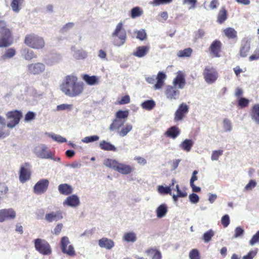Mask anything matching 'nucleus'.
<instances>
[{"instance_id": "1", "label": "nucleus", "mask_w": 259, "mask_h": 259, "mask_svg": "<svg viewBox=\"0 0 259 259\" xmlns=\"http://www.w3.org/2000/svg\"><path fill=\"white\" fill-rule=\"evenodd\" d=\"M61 91L66 96L75 97L83 92L84 84L74 75H66L60 85Z\"/></svg>"}, {"instance_id": "2", "label": "nucleus", "mask_w": 259, "mask_h": 259, "mask_svg": "<svg viewBox=\"0 0 259 259\" xmlns=\"http://www.w3.org/2000/svg\"><path fill=\"white\" fill-rule=\"evenodd\" d=\"M12 31L7 27L6 22L0 20V48L7 47L13 43Z\"/></svg>"}, {"instance_id": "3", "label": "nucleus", "mask_w": 259, "mask_h": 259, "mask_svg": "<svg viewBox=\"0 0 259 259\" xmlns=\"http://www.w3.org/2000/svg\"><path fill=\"white\" fill-rule=\"evenodd\" d=\"M104 164L108 167L113 168L122 175L130 174L134 170V168L124 163H120L115 159H106Z\"/></svg>"}, {"instance_id": "4", "label": "nucleus", "mask_w": 259, "mask_h": 259, "mask_svg": "<svg viewBox=\"0 0 259 259\" xmlns=\"http://www.w3.org/2000/svg\"><path fill=\"white\" fill-rule=\"evenodd\" d=\"M125 120L115 118L110 125V131H116L120 137L125 136L133 129L131 124L124 125Z\"/></svg>"}, {"instance_id": "5", "label": "nucleus", "mask_w": 259, "mask_h": 259, "mask_svg": "<svg viewBox=\"0 0 259 259\" xmlns=\"http://www.w3.org/2000/svg\"><path fill=\"white\" fill-rule=\"evenodd\" d=\"M24 43L29 47L37 50L42 49L45 46L44 38L34 33L26 35Z\"/></svg>"}, {"instance_id": "6", "label": "nucleus", "mask_w": 259, "mask_h": 259, "mask_svg": "<svg viewBox=\"0 0 259 259\" xmlns=\"http://www.w3.org/2000/svg\"><path fill=\"white\" fill-rule=\"evenodd\" d=\"M113 42L116 46H120L125 43L126 38V33L123 28V24L119 22L117 24L114 32L112 34Z\"/></svg>"}, {"instance_id": "7", "label": "nucleus", "mask_w": 259, "mask_h": 259, "mask_svg": "<svg viewBox=\"0 0 259 259\" xmlns=\"http://www.w3.org/2000/svg\"><path fill=\"white\" fill-rule=\"evenodd\" d=\"M33 242L35 250L41 254L49 255L52 253L51 246L47 240L37 238L34 239Z\"/></svg>"}, {"instance_id": "8", "label": "nucleus", "mask_w": 259, "mask_h": 259, "mask_svg": "<svg viewBox=\"0 0 259 259\" xmlns=\"http://www.w3.org/2000/svg\"><path fill=\"white\" fill-rule=\"evenodd\" d=\"M31 176V166L29 162H25L20 165L19 171V179L21 183L29 181Z\"/></svg>"}, {"instance_id": "9", "label": "nucleus", "mask_w": 259, "mask_h": 259, "mask_svg": "<svg viewBox=\"0 0 259 259\" xmlns=\"http://www.w3.org/2000/svg\"><path fill=\"white\" fill-rule=\"evenodd\" d=\"M203 76L207 83L211 84L217 80L218 73L214 67L206 66L203 72Z\"/></svg>"}, {"instance_id": "10", "label": "nucleus", "mask_w": 259, "mask_h": 259, "mask_svg": "<svg viewBox=\"0 0 259 259\" xmlns=\"http://www.w3.org/2000/svg\"><path fill=\"white\" fill-rule=\"evenodd\" d=\"M69 244L68 238L66 236L63 237L60 241L61 251L70 256H74L76 255L75 251L73 245Z\"/></svg>"}, {"instance_id": "11", "label": "nucleus", "mask_w": 259, "mask_h": 259, "mask_svg": "<svg viewBox=\"0 0 259 259\" xmlns=\"http://www.w3.org/2000/svg\"><path fill=\"white\" fill-rule=\"evenodd\" d=\"M6 116L8 119H13L7 123V126L10 128H13L19 123L22 117V114L21 111L15 110L8 112Z\"/></svg>"}, {"instance_id": "12", "label": "nucleus", "mask_w": 259, "mask_h": 259, "mask_svg": "<svg viewBox=\"0 0 259 259\" xmlns=\"http://www.w3.org/2000/svg\"><path fill=\"white\" fill-rule=\"evenodd\" d=\"M188 111L189 106L184 103L181 104L175 113V121L178 122L183 120Z\"/></svg>"}, {"instance_id": "13", "label": "nucleus", "mask_w": 259, "mask_h": 259, "mask_svg": "<svg viewBox=\"0 0 259 259\" xmlns=\"http://www.w3.org/2000/svg\"><path fill=\"white\" fill-rule=\"evenodd\" d=\"M49 181L47 179H41L38 181L33 187V192L36 194L44 193L48 188Z\"/></svg>"}, {"instance_id": "14", "label": "nucleus", "mask_w": 259, "mask_h": 259, "mask_svg": "<svg viewBox=\"0 0 259 259\" xmlns=\"http://www.w3.org/2000/svg\"><path fill=\"white\" fill-rule=\"evenodd\" d=\"M46 66L42 63L37 62L31 63L27 66V70L30 74L37 75L45 70Z\"/></svg>"}, {"instance_id": "15", "label": "nucleus", "mask_w": 259, "mask_h": 259, "mask_svg": "<svg viewBox=\"0 0 259 259\" xmlns=\"http://www.w3.org/2000/svg\"><path fill=\"white\" fill-rule=\"evenodd\" d=\"M222 46V43L220 40L215 39L212 41L209 46V51L214 57H220Z\"/></svg>"}, {"instance_id": "16", "label": "nucleus", "mask_w": 259, "mask_h": 259, "mask_svg": "<svg viewBox=\"0 0 259 259\" xmlns=\"http://www.w3.org/2000/svg\"><path fill=\"white\" fill-rule=\"evenodd\" d=\"M63 218V212L61 210L56 211H52L46 213L45 215V219L49 223L57 222L62 220Z\"/></svg>"}, {"instance_id": "17", "label": "nucleus", "mask_w": 259, "mask_h": 259, "mask_svg": "<svg viewBox=\"0 0 259 259\" xmlns=\"http://www.w3.org/2000/svg\"><path fill=\"white\" fill-rule=\"evenodd\" d=\"M16 217V213L12 209H3L0 210V222L6 220L13 219Z\"/></svg>"}, {"instance_id": "18", "label": "nucleus", "mask_w": 259, "mask_h": 259, "mask_svg": "<svg viewBox=\"0 0 259 259\" xmlns=\"http://www.w3.org/2000/svg\"><path fill=\"white\" fill-rule=\"evenodd\" d=\"M165 94L166 97L170 100H176L180 95V92L175 87L167 86Z\"/></svg>"}, {"instance_id": "19", "label": "nucleus", "mask_w": 259, "mask_h": 259, "mask_svg": "<svg viewBox=\"0 0 259 259\" xmlns=\"http://www.w3.org/2000/svg\"><path fill=\"white\" fill-rule=\"evenodd\" d=\"M181 133L180 129L177 126H172L168 128L164 135L166 137L173 139H176Z\"/></svg>"}, {"instance_id": "20", "label": "nucleus", "mask_w": 259, "mask_h": 259, "mask_svg": "<svg viewBox=\"0 0 259 259\" xmlns=\"http://www.w3.org/2000/svg\"><path fill=\"white\" fill-rule=\"evenodd\" d=\"M99 245L101 248L111 249L114 246V241L107 238L103 237L99 240Z\"/></svg>"}, {"instance_id": "21", "label": "nucleus", "mask_w": 259, "mask_h": 259, "mask_svg": "<svg viewBox=\"0 0 259 259\" xmlns=\"http://www.w3.org/2000/svg\"><path fill=\"white\" fill-rule=\"evenodd\" d=\"M250 115L251 119L256 124H259V104H255L252 106Z\"/></svg>"}, {"instance_id": "22", "label": "nucleus", "mask_w": 259, "mask_h": 259, "mask_svg": "<svg viewBox=\"0 0 259 259\" xmlns=\"http://www.w3.org/2000/svg\"><path fill=\"white\" fill-rule=\"evenodd\" d=\"M79 204V200L78 197L73 195L68 197L64 202V204H67L68 206L76 207Z\"/></svg>"}, {"instance_id": "23", "label": "nucleus", "mask_w": 259, "mask_h": 259, "mask_svg": "<svg viewBox=\"0 0 259 259\" xmlns=\"http://www.w3.org/2000/svg\"><path fill=\"white\" fill-rule=\"evenodd\" d=\"M250 49V43L248 40H244L240 50V55L242 57H245L248 55Z\"/></svg>"}, {"instance_id": "24", "label": "nucleus", "mask_w": 259, "mask_h": 259, "mask_svg": "<svg viewBox=\"0 0 259 259\" xmlns=\"http://www.w3.org/2000/svg\"><path fill=\"white\" fill-rule=\"evenodd\" d=\"M149 50V47L147 46L138 47L136 49V51L134 52L133 55L139 58L145 56Z\"/></svg>"}, {"instance_id": "25", "label": "nucleus", "mask_w": 259, "mask_h": 259, "mask_svg": "<svg viewBox=\"0 0 259 259\" xmlns=\"http://www.w3.org/2000/svg\"><path fill=\"white\" fill-rule=\"evenodd\" d=\"M176 183V181L175 179H172L171 183L169 186L164 187L163 186H159L158 187V191L159 193L162 194H169L172 195L171 187L174 186L175 184Z\"/></svg>"}, {"instance_id": "26", "label": "nucleus", "mask_w": 259, "mask_h": 259, "mask_svg": "<svg viewBox=\"0 0 259 259\" xmlns=\"http://www.w3.org/2000/svg\"><path fill=\"white\" fill-rule=\"evenodd\" d=\"M228 18V12L225 7L221 8L217 16V22L220 24L224 23Z\"/></svg>"}, {"instance_id": "27", "label": "nucleus", "mask_w": 259, "mask_h": 259, "mask_svg": "<svg viewBox=\"0 0 259 259\" xmlns=\"http://www.w3.org/2000/svg\"><path fill=\"white\" fill-rule=\"evenodd\" d=\"M165 78V73L159 72L157 76V82L154 86V89L157 90L161 88L164 85V80Z\"/></svg>"}, {"instance_id": "28", "label": "nucleus", "mask_w": 259, "mask_h": 259, "mask_svg": "<svg viewBox=\"0 0 259 259\" xmlns=\"http://www.w3.org/2000/svg\"><path fill=\"white\" fill-rule=\"evenodd\" d=\"M58 190L61 194L65 195H69L72 192V188L71 186L67 184H60L58 186Z\"/></svg>"}, {"instance_id": "29", "label": "nucleus", "mask_w": 259, "mask_h": 259, "mask_svg": "<svg viewBox=\"0 0 259 259\" xmlns=\"http://www.w3.org/2000/svg\"><path fill=\"white\" fill-rule=\"evenodd\" d=\"M83 80L89 85H94L98 82V78L95 76H90L88 74H84L82 76Z\"/></svg>"}, {"instance_id": "30", "label": "nucleus", "mask_w": 259, "mask_h": 259, "mask_svg": "<svg viewBox=\"0 0 259 259\" xmlns=\"http://www.w3.org/2000/svg\"><path fill=\"white\" fill-rule=\"evenodd\" d=\"M100 147L105 151H116L117 148L112 144L106 141H103L100 143Z\"/></svg>"}, {"instance_id": "31", "label": "nucleus", "mask_w": 259, "mask_h": 259, "mask_svg": "<svg viewBox=\"0 0 259 259\" xmlns=\"http://www.w3.org/2000/svg\"><path fill=\"white\" fill-rule=\"evenodd\" d=\"M194 145V142L190 139H186L181 143L180 146L184 151L189 152Z\"/></svg>"}, {"instance_id": "32", "label": "nucleus", "mask_w": 259, "mask_h": 259, "mask_svg": "<svg viewBox=\"0 0 259 259\" xmlns=\"http://www.w3.org/2000/svg\"><path fill=\"white\" fill-rule=\"evenodd\" d=\"M185 83V79L183 74H178L174 80L175 85H178L180 89H183Z\"/></svg>"}, {"instance_id": "33", "label": "nucleus", "mask_w": 259, "mask_h": 259, "mask_svg": "<svg viewBox=\"0 0 259 259\" xmlns=\"http://www.w3.org/2000/svg\"><path fill=\"white\" fill-rule=\"evenodd\" d=\"M24 1V0H12L11 3L12 10L16 13H18L21 10V6Z\"/></svg>"}, {"instance_id": "34", "label": "nucleus", "mask_w": 259, "mask_h": 259, "mask_svg": "<svg viewBox=\"0 0 259 259\" xmlns=\"http://www.w3.org/2000/svg\"><path fill=\"white\" fill-rule=\"evenodd\" d=\"M225 35L229 39H234L237 37V32L232 28L228 27L224 29Z\"/></svg>"}, {"instance_id": "35", "label": "nucleus", "mask_w": 259, "mask_h": 259, "mask_svg": "<svg viewBox=\"0 0 259 259\" xmlns=\"http://www.w3.org/2000/svg\"><path fill=\"white\" fill-rule=\"evenodd\" d=\"M193 50L190 48L180 50L178 52L177 56L180 58L189 57L191 56Z\"/></svg>"}, {"instance_id": "36", "label": "nucleus", "mask_w": 259, "mask_h": 259, "mask_svg": "<svg viewBox=\"0 0 259 259\" xmlns=\"http://www.w3.org/2000/svg\"><path fill=\"white\" fill-rule=\"evenodd\" d=\"M167 211V207L165 204H161L156 209L157 216L161 218L164 217Z\"/></svg>"}, {"instance_id": "37", "label": "nucleus", "mask_w": 259, "mask_h": 259, "mask_svg": "<svg viewBox=\"0 0 259 259\" xmlns=\"http://www.w3.org/2000/svg\"><path fill=\"white\" fill-rule=\"evenodd\" d=\"M141 106L145 110H151L155 106V103L153 100H146L142 103Z\"/></svg>"}, {"instance_id": "38", "label": "nucleus", "mask_w": 259, "mask_h": 259, "mask_svg": "<svg viewBox=\"0 0 259 259\" xmlns=\"http://www.w3.org/2000/svg\"><path fill=\"white\" fill-rule=\"evenodd\" d=\"M24 58L27 60H31L32 59L36 58L37 56L32 50H29L27 49L23 50Z\"/></svg>"}, {"instance_id": "39", "label": "nucleus", "mask_w": 259, "mask_h": 259, "mask_svg": "<svg viewBox=\"0 0 259 259\" xmlns=\"http://www.w3.org/2000/svg\"><path fill=\"white\" fill-rule=\"evenodd\" d=\"M61 60V57L59 55H55L52 56L49 59L47 62V64L49 66H53L58 63Z\"/></svg>"}, {"instance_id": "40", "label": "nucleus", "mask_w": 259, "mask_h": 259, "mask_svg": "<svg viewBox=\"0 0 259 259\" xmlns=\"http://www.w3.org/2000/svg\"><path fill=\"white\" fill-rule=\"evenodd\" d=\"M143 13V11L142 9L138 7H136L131 10V17L132 18H135L141 16Z\"/></svg>"}, {"instance_id": "41", "label": "nucleus", "mask_w": 259, "mask_h": 259, "mask_svg": "<svg viewBox=\"0 0 259 259\" xmlns=\"http://www.w3.org/2000/svg\"><path fill=\"white\" fill-rule=\"evenodd\" d=\"M137 237L134 232H128L125 233L123 236V240L126 242H135Z\"/></svg>"}, {"instance_id": "42", "label": "nucleus", "mask_w": 259, "mask_h": 259, "mask_svg": "<svg viewBox=\"0 0 259 259\" xmlns=\"http://www.w3.org/2000/svg\"><path fill=\"white\" fill-rule=\"evenodd\" d=\"M128 114L129 113L128 110H118L115 114V118L118 119H124L126 120V119L128 116Z\"/></svg>"}, {"instance_id": "43", "label": "nucleus", "mask_w": 259, "mask_h": 259, "mask_svg": "<svg viewBox=\"0 0 259 259\" xmlns=\"http://www.w3.org/2000/svg\"><path fill=\"white\" fill-rule=\"evenodd\" d=\"M214 235V231L210 229L204 233L202 239L205 242H208Z\"/></svg>"}, {"instance_id": "44", "label": "nucleus", "mask_w": 259, "mask_h": 259, "mask_svg": "<svg viewBox=\"0 0 259 259\" xmlns=\"http://www.w3.org/2000/svg\"><path fill=\"white\" fill-rule=\"evenodd\" d=\"M249 100L245 98H240L238 101V106L240 108H244L248 106Z\"/></svg>"}, {"instance_id": "45", "label": "nucleus", "mask_w": 259, "mask_h": 259, "mask_svg": "<svg viewBox=\"0 0 259 259\" xmlns=\"http://www.w3.org/2000/svg\"><path fill=\"white\" fill-rule=\"evenodd\" d=\"M147 253L148 254H153L152 259H161V253H160V251H159L158 250L153 249H148L147 251Z\"/></svg>"}, {"instance_id": "46", "label": "nucleus", "mask_w": 259, "mask_h": 259, "mask_svg": "<svg viewBox=\"0 0 259 259\" xmlns=\"http://www.w3.org/2000/svg\"><path fill=\"white\" fill-rule=\"evenodd\" d=\"M172 0H153L150 4L154 6H157L160 5H165L170 4Z\"/></svg>"}, {"instance_id": "47", "label": "nucleus", "mask_w": 259, "mask_h": 259, "mask_svg": "<svg viewBox=\"0 0 259 259\" xmlns=\"http://www.w3.org/2000/svg\"><path fill=\"white\" fill-rule=\"evenodd\" d=\"M137 38L141 40H145L147 38V34L144 29H141L137 32Z\"/></svg>"}, {"instance_id": "48", "label": "nucleus", "mask_w": 259, "mask_h": 259, "mask_svg": "<svg viewBox=\"0 0 259 259\" xmlns=\"http://www.w3.org/2000/svg\"><path fill=\"white\" fill-rule=\"evenodd\" d=\"M223 153L222 150H215L212 151L211 159L212 160H218L219 157L221 156Z\"/></svg>"}, {"instance_id": "49", "label": "nucleus", "mask_w": 259, "mask_h": 259, "mask_svg": "<svg viewBox=\"0 0 259 259\" xmlns=\"http://www.w3.org/2000/svg\"><path fill=\"white\" fill-rule=\"evenodd\" d=\"M99 137L98 136H89V137H85L82 140V141L83 143H89L98 141L99 140Z\"/></svg>"}, {"instance_id": "50", "label": "nucleus", "mask_w": 259, "mask_h": 259, "mask_svg": "<svg viewBox=\"0 0 259 259\" xmlns=\"http://www.w3.org/2000/svg\"><path fill=\"white\" fill-rule=\"evenodd\" d=\"M230 222L229 216L228 214L224 215L221 219V223L224 228L228 227Z\"/></svg>"}, {"instance_id": "51", "label": "nucleus", "mask_w": 259, "mask_h": 259, "mask_svg": "<svg viewBox=\"0 0 259 259\" xmlns=\"http://www.w3.org/2000/svg\"><path fill=\"white\" fill-rule=\"evenodd\" d=\"M72 105L71 104H62L57 106L58 111L69 110L72 109Z\"/></svg>"}, {"instance_id": "52", "label": "nucleus", "mask_w": 259, "mask_h": 259, "mask_svg": "<svg viewBox=\"0 0 259 259\" xmlns=\"http://www.w3.org/2000/svg\"><path fill=\"white\" fill-rule=\"evenodd\" d=\"M16 54L15 50L13 48H10L8 49L5 55H4V58H10L13 57Z\"/></svg>"}, {"instance_id": "53", "label": "nucleus", "mask_w": 259, "mask_h": 259, "mask_svg": "<svg viewBox=\"0 0 259 259\" xmlns=\"http://www.w3.org/2000/svg\"><path fill=\"white\" fill-rule=\"evenodd\" d=\"M130 100L131 99L129 95H126L123 96L120 100L118 101L117 104L119 105L126 104L130 102Z\"/></svg>"}, {"instance_id": "54", "label": "nucleus", "mask_w": 259, "mask_h": 259, "mask_svg": "<svg viewBox=\"0 0 259 259\" xmlns=\"http://www.w3.org/2000/svg\"><path fill=\"white\" fill-rule=\"evenodd\" d=\"M258 242H259V230L252 236L249 241V244L253 245Z\"/></svg>"}, {"instance_id": "55", "label": "nucleus", "mask_w": 259, "mask_h": 259, "mask_svg": "<svg viewBox=\"0 0 259 259\" xmlns=\"http://www.w3.org/2000/svg\"><path fill=\"white\" fill-rule=\"evenodd\" d=\"M190 259H199V254L198 251L197 249H192L189 253Z\"/></svg>"}, {"instance_id": "56", "label": "nucleus", "mask_w": 259, "mask_h": 259, "mask_svg": "<svg viewBox=\"0 0 259 259\" xmlns=\"http://www.w3.org/2000/svg\"><path fill=\"white\" fill-rule=\"evenodd\" d=\"M244 230L240 227H237L236 228L235 230V233L234 235V237L236 238H238L244 234Z\"/></svg>"}, {"instance_id": "57", "label": "nucleus", "mask_w": 259, "mask_h": 259, "mask_svg": "<svg viewBox=\"0 0 259 259\" xmlns=\"http://www.w3.org/2000/svg\"><path fill=\"white\" fill-rule=\"evenodd\" d=\"M223 126L226 131H230L232 129L231 122L228 119H224L223 120Z\"/></svg>"}, {"instance_id": "58", "label": "nucleus", "mask_w": 259, "mask_h": 259, "mask_svg": "<svg viewBox=\"0 0 259 259\" xmlns=\"http://www.w3.org/2000/svg\"><path fill=\"white\" fill-rule=\"evenodd\" d=\"M256 185V183L254 180H251L249 183L245 186V189L246 191L251 190Z\"/></svg>"}, {"instance_id": "59", "label": "nucleus", "mask_w": 259, "mask_h": 259, "mask_svg": "<svg viewBox=\"0 0 259 259\" xmlns=\"http://www.w3.org/2000/svg\"><path fill=\"white\" fill-rule=\"evenodd\" d=\"M35 117V114L32 111L28 112L25 116V121H28L34 119Z\"/></svg>"}, {"instance_id": "60", "label": "nucleus", "mask_w": 259, "mask_h": 259, "mask_svg": "<svg viewBox=\"0 0 259 259\" xmlns=\"http://www.w3.org/2000/svg\"><path fill=\"white\" fill-rule=\"evenodd\" d=\"M257 253V249L255 250L250 251L247 254L243 256V259H252Z\"/></svg>"}, {"instance_id": "61", "label": "nucleus", "mask_w": 259, "mask_h": 259, "mask_svg": "<svg viewBox=\"0 0 259 259\" xmlns=\"http://www.w3.org/2000/svg\"><path fill=\"white\" fill-rule=\"evenodd\" d=\"M10 135V131L6 130L5 126L0 128V139L5 138Z\"/></svg>"}, {"instance_id": "62", "label": "nucleus", "mask_w": 259, "mask_h": 259, "mask_svg": "<svg viewBox=\"0 0 259 259\" xmlns=\"http://www.w3.org/2000/svg\"><path fill=\"white\" fill-rule=\"evenodd\" d=\"M52 138L54 141L59 143H64L66 142V139L60 135H54L52 136Z\"/></svg>"}, {"instance_id": "63", "label": "nucleus", "mask_w": 259, "mask_h": 259, "mask_svg": "<svg viewBox=\"0 0 259 259\" xmlns=\"http://www.w3.org/2000/svg\"><path fill=\"white\" fill-rule=\"evenodd\" d=\"M190 201L193 203H197L199 201V197L198 195L195 193H192L189 195Z\"/></svg>"}, {"instance_id": "64", "label": "nucleus", "mask_w": 259, "mask_h": 259, "mask_svg": "<svg viewBox=\"0 0 259 259\" xmlns=\"http://www.w3.org/2000/svg\"><path fill=\"white\" fill-rule=\"evenodd\" d=\"M259 59V48L256 49L254 51V54L251 55L249 57V59L250 61H252L253 60H256Z\"/></svg>"}]
</instances>
